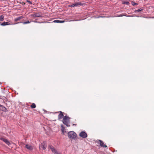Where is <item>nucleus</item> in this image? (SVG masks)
I'll return each instance as SVG.
<instances>
[{
    "instance_id": "11",
    "label": "nucleus",
    "mask_w": 154,
    "mask_h": 154,
    "mask_svg": "<svg viewBox=\"0 0 154 154\" xmlns=\"http://www.w3.org/2000/svg\"><path fill=\"white\" fill-rule=\"evenodd\" d=\"M24 18V17L23 16H20L15 18L14 19V20L15 21H17L20 20L21 19H23Z\"/></svg>"
},
{
    "instance_id": "7",
    "label": "nucleus",
    "mask_w": 154,
    "mask_h": 154,
    "mask_svg": "<svg viewBox=\"0 0 154 154\" xmlns=\"http://www.w3.org/2000/svg\"><path fill=\"white\" fill-rule=\"evenodd\" d=\"M12 24L11 22V21L5 22H4L1 23L0 25L2 26H5L6 25H8Z\"/></svg>"
},
{
    "instance_id": "22",
    "label": "nucleus",
    "mask_w": 154,
    "mask_h": 154,
    "mask_svg": "<svg viewBox=\"0 0 154 154\" xmlns=\"http://www.w3.org/2000/svg\"><path fill=\"white\" fill-rule=\"evenodd\" d=\"M105 17L104 16H98V17H97V18H99L100 17H102V18H103V17Z\"/></svg>"
},
{
    "instance_id": "12",
    "label": "nucleus",
    "mask_w": 154,
    "mask_h": 154,
    "mask_svg": "<svg viewBox=\"0 0 154 154\" xmlns=\"http://www.w3.org/2000/svg\"><path fill=\"white\" fill-rule=\"evenodd\" d=\"M64 20H55L53 21V22L56 23H63L64 22Z\"/></svg>"
},
{
    "instance_id": "2",
    "label": "nucleus",
    "mask_w": 154,
    "mask_h": 154,
    "mask_svg": "<svg viewBox=\"0 0 154 154\" xmlns=\"http://www.w3.org/2000/svg\"><path fill=\"white\" fill-rule=\"evenodd\" d=\"M70 118H69L68 116H65L64 117L63 120V122L65 125H66L67 127H69L70 125L69 124V119Z\"/></svg>"
},
{
    "instance_id": "21",
    "label": "nucleus",
    "mask_w": 154,
    "mask_h": 154,
    "mask_svg": "<svg viewBox=\"0 0 154 154\" xmlns=\"http://www.w3.org/2000/svg\"><path fill=\"white\" fill-rule=\"evenodd\" d=\"M123 3L125 4H126L127 5H128L129 4V2H123Z\"/></svg>"
},
{
    "instance_id": "17",
    "label": "nucleus",
    "mask_w": 154,
    "mask_h": 154,
    "mask_svg": "<svg viewBox=\"0 0 154 154\" xmlns=\"http://www.w3.org/2000/svg\"><path fill=\"white\" fill-rule=\"evenodd\" d=\"M142 10H143V9H141V8H140L138 9L137 10H135L134 11V12H140L141 11H142Z\"/></svg>"
},
{
    "instance_id": "13",
    "label": "nucleus",
    "mask_w": 154,
    "mask_h": 154,
    "mask_svg": "<svg viewBox=\"0 0 154 154\" xmlns=\"http://www.w3.org/2000/svg\"><path fill=\"white\" fill-rule=\"evenodd\" d=\"M31 22H32L31 21H29L28 20L27 21H26V22H18V23H15L14 24H18V23H22L23 24H28V23H30Z\"/></svg>"
},
{
    "instance_id": "8",
    "label": "nucleus",
    "mask_w": 154,
    "mask_h": 154,
    "mask_svg": "<svg viewBox=\"0 0 154 154\" xmlns=\"http://www.w3.org/2000/svg\"><path fill=\"white\" fill-rule=\"evenodd\" d=\"M31 16L35 18L36 17H41V16L40 15V14L39 13H35L34 14H33L31 15Z\"/></svg>"
},
{
    "instance_id": "4",
    "label": "nucleus",
    "mask_w": 154,
    "mask_h": 154,
    "mask_svg": "<svg viewBox=\"0 0 154 154\" xmlns=\"http://www.w3.org/2000/svg\"><path fill=\"white\" fill-rule=\"evenodd\" d=\"M79 135L80 137L83 138H85L87 137V134L86 132L84 131H82L80 132Z\"/></svg>"
},
{
    "instance_id": "15",
    "label": "nucleus",
    "mask_w": 154,
    "mask_h": 154,
    "mask_svg": "<svg viewBox=\"0 0 154 154\" xmlns=\"http://www.w3.org/2000/svg\"><path fill=\"white\" fill-rule=\"evenodd\" d=\"M4 16L3 15L0 16V21H2L4 20Z\"/></svg>"
},
{
    "instance_id": "5",
    "label": "nucleus",
    "mask_w": 154,
    "mask_h": 154,
    "mask_svg": "<svg viewBox=\"0 0 154 154\" xmlns=\"http://www.w3.org/2000/svg\"><path fill=\"white\" fill-rule=\"evenodd\" d=\"M0 140L4 142L6 144L10 146L11 145V143L7 139H5L2 137L0 138Z\"/></svg>"
},
{
    "instance_id": "27",
    "label": "nucleus",
    "mask_w": 154,
    "mask_h": 154,
    "mask_svg": "<svg viewBox=\"0 0 154 154\" xmlns=\"http://www.w3.org/2000/svg\"><path fill=\"white\" fill-rule=\"evenodd\" d=\"M124 16H126L127 17V15H127V14H126V15H123Z\"/></svg>"
},
{
    "instance_id": "19",
    "label": "nucleus",
    "mask_w": 154,
    "mask_h": 154,
    "mask_svg": "<svg viewBox=\"0 0 154 154\" xmlns=\"http://www.w3.org/2000/svg\"><path fill=\"white\" fill-rule=\"evenodd\" d=\"M42 148L44 149H46L47 147L46 145H45V144H42Z\"/></svg>"
},
{
    "instance_id": "1",
    "label": "nucleus",
    "mask_w": 154,
    "mask_h": 154,
    "mask_svg": "<svg viewBox=\"0 0 154 154\" xmlns=\"http://www.w3.org/2000/svg\"><path fill=\"white\" fill-rule=\"evenodd\" d=\"M69 138L71 139H75L77 136L76 133L73 131H70L68 133Z\"/></svg>"
},
{
    "instance_id": "18",
    "label": "nucleus",
    "mask_w": 154,
    "mask_h": 154,
    "mask_svg": "<svg viewBox=\"0 0 154 154\" xmlns=\"http://www.w3.org/2000/svg\"><path fill=\"white\" fill-rule=\"evenodd\" d=\"M131 4L133 6H134L135 5H138V4L137 3H136L134 2H131Z\"/></svg>"
},
{
    "instance_id": "10",
    "label": "nucleus",
    "mask_w": 154,
    "mask_h": 154,
    "mask_svg": "<svg viewBox=\"0 0 154 154\" xmlns=\"http://www.w3.org/2000/svg\"><path fill=\"white\" fill-rule=\"evenodd\" d=\"M26 148L30 150H32L33 149V147L29 145L26 144Z\"/></svg>"
},
{
    "instance_id": "16",
    "label": "nucleus",
    "mask_w": 154,
    "mask_h": 154,
    "mask_svg": "<svg viewBox=\"0 0 154 154\" xmlns=\"http://www.w3.org/2000/svg\"><path fill=\"white\" fill-rule=\"evenodd\" d=\"M31 107L32 108H35L36 107V105L34 103H32L31 105Z\"/></svg>"
},
{
    "instance_id": "24",
    "label": "nucleus",
    "mask_w": 154,
    "mask_h": 154,
    "mask_svg": "<svg viewBox=\"0 0 154 154\" xmlns=\"http://www.w3.org/2000/svg\"><path fill=\"white\" fill-rule=\"evenodd\" d=\"M31 21L32 22H35V23H41L40 22H37V21H36L35 20L32 21Z\"/></svg>"
},
{
    "instance_id": "25",
    "label": "nucleus",
    "mask_w": 154,
    "mask_h": 154,
    "mask_svg": "<svg viewBox=\"0 0 154 154\" xmlns=\"http://www.w3.org/2000/svg\"><path fill=\"white\" fill-rule=\"evenodd\" d=\"M124 16L123 15L120 14L118 16V17H122Z\"/></svg>"
},
{
    "instance_id": "6",
    "label": "nucleus",
    "mask_w": 154,
    "mask_h": 154,
    "mask_svg": "<svg viewBox=\"0 0 154 154\" xmlns=\"http://www.w3.org/2000/svg\"><path fill=\"white\" fill-rule=\"evenodd\" d=\"M97 143H98L102 147H107V146L106 145L104 144V143L103 141L100 140H98L97 141Z\"/></svg>"
},
{
    "instance_id": "23",
    "label": "nucleus",
    "mask_w": 154,
    "mask_h": 154,
    "mask_svg": "<svg viewBox=\"0 0 154 154\" xmlns=\"http://www.w3.org/2000/svg\"><path fill=\"white\" fill-rule=\"evenodd\" d=\"M131 15V17H134V16H136L137 17H139V16H136V15L135 14H134V15Z\"/></svg>"
},
{
    "instance_id": "28",
    "label": "nucleus",
    "mask_w": 154,
    "mask_h": 154,
    "mask_svg": "<svg viewBox=\"0 0 154 154\" xmlns=\"http://www.w3.org/2000/svg\"><path fill=\"white\" fill-rule=\"evenodd\" d=\"M72 125L73 126H74V125H75V126H76V124H73Z\"/></svg>"
},
{
    "instance_id": "9",
    "label": "nucleus",
    "mask_w": 154,
    "mask_h": 154,
    "mask_svg": "<svg viewBox=\"0 0 154 154\" xmlns=\"http://www.w3.org/2000/svg\"><path fill=\"white\" fill-rule=\"evenodd\" d=\"M59 112H60V114L58 116V119L59 120H60L63 118V115L61 111H60Z\"/></svg>"
},
{
    "instance_id": "20",
    "label": "nucleus",
    "mask_w": 154,
    "mask_h": 154,
    "mask_svg": "<svg viewBox=\"0 0 154 154\" xmlns=\"http://www.w3.org/2000/svg\"><path fill=\"white\" fill-rule=\"evenodd\" d=\"M26 1L27 2L29 3L30 4H32L31 2L29 0H26Z\"/></svg>"
},
{
    "instance_id": "26",
    "label": "nucleus",
    "mask_w": 154,
    "mask_h": 154,
    "mask_svg": "<svg viewBox=\"0 0 154 154\" xmlns=\"http://www.w3.org/2000/svg\"><path fill=\"white\" fill-rule=\"evenodd\" d=\"M127 17H131V15H127Z\"/></svg>"
},
{
    "instance_id": "14",
    "label": "nucleus",
    "mask_w": 154,
    "mask_h": 154,
    "mask_svg": "<svg viewBox=\"0 0 154 154\" xmlns=\"http://www.w3.org/2000/svg\"><path fill=\"white\" fill-rule=\"evenodd\" d=\"M0 107H1L2 108V110L3 111H7V109L4 106L0 105Z\"/></svg>"
},
{
    "instance_id": "3",
    "label": "nucleus",
    "mask_w": 154,
    "mask_h": 154,
    "mask_svg": "<svg viewBox=\"0 0 154 154\" xmlns=\"http://www.w3.org/2000/svg\"><path fill=\"white\" fill-rule=\"evenodd\" d=\"M84 5H85L84 3H82L81 2H76L72 5H70V6L69 7H73L75 6H77L78 5L82 6Z\"/></svg>"
}]
</instances>
